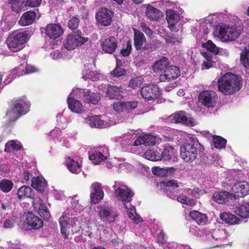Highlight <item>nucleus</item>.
<instances>
[{"label":"nucleus","instance_id":"nucleus-1","mask_svg":"<svg viewBox=\"0 0 249 249\" xmlns=\"http://www.w3.org/2000/svg\"><path fill=\"white\" fill-rule=\"evenodd\" d=\"M77 196H74L71 201V207L65 211L59 218L61 233L65 239L69 235L80 231L81 226L75 215L82 210V206L78 204Z\"/></svg>","mask_w":249,"mask_h":249},{"label":"nucleus","instance_id":"nucleus-2","mask_svg":"<svg viewBox=\"0 0 249 249\" xmlns=\"http://www.w3.org/2000/svg\"><path fill=\"white\" fill-rule=\"evenodd\" d=\"M199 230L197 227L192 226L189 228L190 233L198 236H202L203 241L210 248L216 247L220 246L227 237L225 231L222 229H205L201 231V234L199 233Z\"/></svg>","mask_w":249,"mask_h":249},{"label":"nucleus","instance_id":"nucleus-3","mask_svg":"<svg viewBox=\"0 0 249 249\" xmlns=\"http://www.w3.org/2000/svg\"><path fill=\"white\" fill-rule=\"evenodd\" d=\"M218 90L223 94L229 95L239 90L242 87V79L240 76L227 72L218 80Z\"/></svg>","mask_w":249,"mask_h":249},{"label":"nucleus","instance_id":"nucleus-4","mask_svg":"<svg viewBox=\"0 0 249 249\" xmlns=\"http://www.w3.org/2000/svg\"><path fill=\"white\" fill-rule=\"evenodd\" d=\"M202 149L196 137H189L180 148V157L186 162H192L196 158L198 151Z\"/></svg>","mask_w":249,"mask_h":249},{"label":"nucleus","instance_id":"nucleus-5","mask_svg":"<svg viewBox=\"0 0 249 249\" xmlns=\"http://www.w3.org/2000/svg\"><path fill=\"white\" fill-rule=\"evenodd\" d=\"M242 31L241 27L236 24L225 23L217 27L213 34L223 41H232L239 37Z\"/></svg>","mask_w":249,"mask_h":249},{"label":"nucleus","instance_id":"nucleus-6","mask_svg":"<svg viewBox=\"0 0 249 249\" xmlns=\"http://www.w3.org/2000/svg\"><path fill=\"white\" fill-rule=\"evenodd\" d=\"M31 35V32L28 30L23 32H13L7 39L8 49L13 52L20 51L23 49L24 44L28 41Z\"/></svg>","mask_w":249,"mask_h":249},{"label":"nucleus","instance_id":"nucleus-7","mask_svg":"<svg viewBox=\"0 0 249 249\" xmlns=\"http://www.w3.org/2000/svg\"><path fill=\"white\" fill-rule=\"evenodd\" d=\"M112 188L115 196L122 203L125 210L128 209L134 193L122 181H115Z\"/></svg>","mask_w":249,"mask_h":249},{"label":"nucleus","instance_id":"nucleus-8","mask_svg":"<svg viewBox=\"0 0 249 249\" xmlns=\"http://www.w3.org/2000/svg\"><path fill=\"white\" fill-rule=\"evenodd\" d=\"M30 104L25 99L16 100L11 110L7 111L6 116L10 121L17 120L21 115L26 114L29 110Z\"/></svg>","mask_w":249,"mask_h":249},{"label":"nucleus","instance_id":"nucleus-9","mask_svg":"<svg viewBox=\"0 0 249 249\" xmlns=\"http://www.w3.org/2000/svg\"><path fill=\"white\" fill-rule=\"evenodd\" d=\"M88 39V37L82 36L81 31L77 30L76 33L68 36L64 41L63 46L67 51L72 50L87 42Z\"/></svg>","mask_w":249,"mask_h":249},{"label":"nucleus","instance_id":"nucleus-10","mask_svg":"<svg viewBox=\"0 0 249 249\" xmlns=\"http://www.w3.org/2000/svg\"><path fill=\"white\" fill-rule=\"evenodd\" d=\"M85 122L91 127L105 128L112 125V122L107 115H94L88 116L85 119Z\"/></svg>","mask_w":249,"mask_h":249},{"label":"nucleus","instance_id":"nucleus-11","mask_svg":"<svg viewBox=\"0 0 249 249\" xmlns=\"http://www.w3.org/2000/svg\"><path fill=\"white\" fill-rule=\"evenodd\" d=\"M90 91L79 89H73V93L77 98L82 97L84 101L88 104L96 105L101 99L100 94L96 92L90 94Z\"/></svg>","mask_w":249,"mask_h":249},{"label":"nucleus","instance_id":"nucleus-12","mask_svg":"<svg viewBox=\"0 0 249 249\" xmlns=\"http://www.w3.org/2000/svg\"><path fill=\"white\" fill-rule=\"evenodd\" d=\"M109 155L108 148L101 146L89 151V159L94 164H99L107 159Z\"/></svg>","mask_w":249,"mask_h":249},{"label":"nucleus","instance_id":"nucleus-13","mask_svg":"<svg viewBox=\"0 0 249 249\" xmlns=\"http://www.w3.org/2000/svg\"><path fill=\"white\" fill-rule=\"evenodd\" d=\"M181 183L178 184L175 180H171L168 181H164L160 183V186L163 191L165 192L167 196L171 199H177L178 188L180 187Z\"/></svg>","mask_w":249,"mask_h":249},{"label":"nucleus","instance_id":"nucleus-14","mask_svg":"<svg viewBox=\"0 0 249 249\" xmlns=\"http://www.w3.org/2000/svg\"><path fill=\"white\" fill-rule=\"evenodd\" d=\"M99 215L101 219L108 223L114 222L118 214L111 207L100 205L99 208Z\"/></svg>","mask_w":249,"mask_h":249},{"label":"nucleus","instance_id":"nucleus-15","mask_svg":"<svg viewBox=\"0 0 249 249\" xmlns=\"http://www.w3.org/2000/svg\"><path fill=\"white\" fill-rule=\"evenodd\" d=\"M25 217L24 224L28 230H37L43 226L42 220L31 212L25 213Z\"/></svg>","mask_w":249,"mask_h":249},{"label":"nucleus","instance_id":"nucleus-16","mask_svg":"<svg viewBox=\"0 0 249 249\" xmlns=\"http://www.w3.org/2000/svg\"><path fill=\"white\" fill-rule=\"evenodd\" d=\"M101 50L104 53L113 54L118 47L117 38L113 36H108L100 41Z\"/></svg>","mask_w":249,"mask_h":249},{"label":"nucleus","instance_id":"nucleus-17","mask_svg":"<svg viewBox=\"0 0 249 249\" xmlns=\"http://www.w3.org/2000/svg\"><path fill=\"white\" fill-rule=\"evenodd\" d=\"M217 97L213 90H204L199 95V101L207 107H213L216 104Z\"/></svg>","mask_w":249,"mask_h":249},{"label":"nucleus","instance_id":"nucleus-18","mask_svg":"<svg viewBox=\"0 0 249 249\" xmlns=\"http://www.w3.org/2000/svg\"><path fill=\"white\" fill-rule=\"evenodd\" d=\"M170 120L172 123L176 124L182 123L190 126H194L196 124L195 119L183 111H179L171 115Z\"/></svg>","mask_w":249,"mask_h":249},{"label":"nucleus","instance_id":"nucleus-19","mask_svg":"<svg viewBox=\"0 0 249 249\" xmlns=\"http://www.w3.org/2000/svg\"><path fill=\"white\" fill-rule=\"evenodd\" d=\"M141 94L143 98L150 101L157 99L160 95L159 88L156 85H149L142 87Z\"/></svg>","mask_w":249,"mask_h":249},{"label":"nucleus","instance_id":"nucleus-20","mask_svg":"<svg viewBox=\"0 0 249 249\" xmlns=\"http://www.w3.org/2000/svg\"><path fill=\"white\" fill-rule=\"evenodd\" d=\"M180 75V71L175 66H169L160 75L161 82L170 81L178 78Z\"/></svg>","mask_w":249,"mask_h":249},{"label":"nucleus","instance_id":"nucleus-21","mask_svg":"<svg viewBox=\"0 0 249 249\" xmlns=\"http://www.w3.org/2000/svg\"><path fill=\"white\" fill-rule=\"evenodd\" d=\"M33 205L35 210L45 220H48L50 217V213L43 203L42 200L37 197L34 199Z\"/></svg>","mask_w":249,"mask_h":249},{"label":"nucleus","instance_id":"nucleus-22","mask_svg":"<svg viewBox=\"0 0 249 249\" xmlns=\"http://www.w3.org/2000/svg\"><path fill=\"white\" fill-rule=\"evenodd\" d=\"M112 13L106 8H102L96 14L97 22L104 26L110 25L112 21Z\"/></svg>","mask_w":249,"mask_h":249},{"label":"nucleus","instance_id":"nucleus-23","mask_svg":"<svg viewBox=\"0 0 249 249\" xmlns=\"http://www.w3.org/2000/svg\"><path fill=\"white\" fill-rule=\"evenodd\" d=\"M160 138L157 136H155L150 134H143L140 135L134 142L133 145L135 146L140 145L141 144L144 145H154L159 143L160 141Z\"/></svg>","mask_w":249,"mask_h":249},{"label":"nucleus","instance_id":"nucleus-24","mask_svg":"<svg viewBox=\"0 0 249 249\" xmlns=\"http://www.w3.org/2000/svg\"><path fill=\"white\" fill-rule=\"evenodd\" d=\"M232 191L235 197H244L248 194L249 185L246 181H239L234 184Z\"/></svg>","mask_w":249,"mask_h":249},{"label":"nucleus","instance_id":"nucleus-25","mask_svg":"<svg viewBox=\"0 0 249 249\" xmlns=\"http://www.w3.org/2000/svg\"><path fill=\"white\" fill-rule=\"evenodd\" d=\"M45 33L49 38L54 39L63 34V30L59 24H49L45 28Z\"/></svg>","mask_w":249,"mask_h":249},{"label":"nucleus","instance_id":"nucleus-26","mask_svg":"<svg viewBox=\"0 0 249 249\" xmlns=\"http://www.w3.org/2000/svg\"><path fill=\"white\" fill-rule=\"evenodd\" d=\"M74 96H75V94L73 93V89L67 99L69 108L73 112L81 113L84 112L85 109L81 102L74 98Z\"/></svg>","mask_w":249,"mask_h":249},{"label":"nucleus","instance_id":"nucleus-27","mask_svg":"<svg viewBox=\"0 0 249 249\" xmlns=\"http://www.w3.org/2000/svg\"><path fill=\"white\" fill-rule=\"evenodd\" d=\"M91 189L90 193L91 202L95 204L103 198L104 193L102 191V185L98 182H94L91 185Z\"/></svg>","mask_w":249,"mask_h":249},{"label":"nucleus","instance_id":"nucleus-28","mask_svg":"<svg viewBox=\"0 0 249 249\" xmlns=\"http://www.w3.org/2000/svg\"><path fill=\"white\" fill-rule=\"evenodd\" d=\"M138 105L136 101L124 102L118 101L113 104V108L116 111L121 112L128 111L135 109Z\"/></svg>","mask_w":249,"mask_h":249},{"label":"nucleus","instance_id":"nucleus-29","mask_svg":"<svg viewBox=\"0 0 249 249\" xmlns=\"http://www.w3.org/2000/svg\"><path fill=\"white\" fill-rule=\"evenodd\" d=\"M187 194V196L183 194L177 197V200L182 203L187 205L194 206L196 204V201L189 197V196L192 197H196L197 195V193L196 191L191 189H187L186 190L185 194Z\"/></svg>","mask_w":249,"mask_h":249},{"label":"nucleus","instance_id":"nucleus-30","mask_svg":"<svg viewBox=\"0 0 249 249\" xmlns=\"http://www.w3.org/2000/svg\"><path fill=\"white\" fill-rule=\"evenodd\" d=\"M134 133H127L120 136H117L113 138V141L120 144L123 147H126L131 145L134 139Z\"/></svg>","mask_w":249,"mask_h":249},{"label":"nucleus","instance_id":"nucleus-31","mask_svg":"<svg viewBox=\"0 0 249 249\" xmlns=\"http://www.w3.org/2000/svg\"><path fill=\"white\" fill-rule=\"evenodd\" d=\"M123 88L114 86H109L106 92L107 95L111 99H121L123 97Z\"/></svg>","mask_w":249,"mask_h":249},{"label":"nucleus","instance_id":"nucleus-32","mask_svg":"<svg viewBox=\"0 0 249 249\" xmlns=\"http://www.w3.org/2000/svg\"><path fill=\"white\" fill-rule=\"evenodd\" d=\"M134 47L137 50L142 48L143 44L146 42V38L144 34L136 29H133Z\"/></svg>","mask_w":249,"mask_h":249},{"label":"nucleus","instance_id":"nucleus-33","mask_svg":"<svg viewBox=\"0 0 249 249\" xmlns=\"http://www.w3.org/2000/svg\"><path fill=\"white\" fill-rule=\"evenodd\" d=\"M36 18V14L35 12L27 11L22 15L18 23L21 26H28L34 22Z\"/></svg>","mask_w":249,"mask_h":249},{"label":"nucleus","instance_id":"nucleus-34","mask_svg":"<svg viewBox=\"0 0 249 249\" xmlns=\"http://www.w3.org/2000/svg\"><path fill=\"white\" fill-rule=\"evenodd\" d=\"M175 149L172 146L169 144L165 145L163 152L160 154L161 160L163 159L165 161L175 160L176 159Z\"/></svg>","mask_w":249,"mask_h":249},{"label":"nucleus","instance_id":"nucleus-35","mask_svg":"<svg viewBox=\"0 0 249 249\" xmlns=\"http://www.w3.org/2000/svg\"><path fill=\"white\" fill-rule=\"evenodd\" d=\"M37 69L33 66L27 64H23L19 65L16 68L14 69L12 73H14L16 71H19L17 74L18 75H23L25 74H30L35 72L37 71Z\"/></svg>","mask_w":249,"mask_h":249},{"label":"nucleus","instance_id":"nucleus-36","mask_svg":"<svg viewBox=\"0 0 249 249\" xmlns=\"http://www.w3.org/2000/svg\"><path fill=\"white\" fill-rule=\"evenodd\" d=\"M32 186L37 191L42 193L47 187V182L42 177H34L32 179Z\"/></svg>","mask_w":249,"mask_h":249},{"label":"nucleus","instance_id":"nucleus-37","mask_svg":"<svg viewBox=\"0 0 249 249\" xmlns=\"http://www.w3.org/2000/svg\"><path fill=\"white\" fill-rule=\"evenodd\" d=\"M235 213L243 218L249 217V203L243 202L236 207Z\"/></svg>","mask_w":249,"mask_h":249},{"label":"nucleus","instance_id":"nucleus-38","mask_svg":"<svg viewBox=\"0 0 249 249\" xmlns=\"http://www.w3.org/2000/svg\"><path fill=\"white\" fill-rule=\"evenodd\" d=\"M66 164L68 169L71 173L77 174L81 171L80 164L71 157H69L67 158Z\"/></svg>","mask_w":249,"mask_h":249},{"label":"nucleus","instance_id":"nucleus-39","mask_svg":"<svg viewBox=\"0 0 249 249\" xmlns=\"http://www.w3.org/2000/svg\"><path fill=\"white\" fill-rule=\"evenodd\" d=\"M231 196V194L226 191L216 192L213 195L212 199L218 204H223L228 201Z\"/></svg>","mask_w":249,"mask_h":249},{"label":"nucleus","instance_id":"nucleus-40","mask_svg":"<svg viewBox=\"0 0 249 249\" xmlns=\"http://www.w3.org/2000/svg\"><path fill=\"white\" fill-rule=\"evenodd\" d=\"M190 216L199 225H204L207 221V216L197 211H191L189 213Z\"/></svg>","mask_w":249,"mask_h":249},{"label":"nucleus","instance_id":"nucleus-41","mask_svg":"<svg viewBox=\"0 0 249 249\" xmlns=\"http://www.w3.org/2000/svg\"><path fill=\"white\" fill-rule=\"evenodd\" d=\"M18 196L19 199L25 198H34V194L31 187L27 186H22L18 191Z\"/></svg>","mask_w":249,"mask_h":249},{"label":"nucleus","instance_id":"nucleus-42","mask_svg":"<svg viewBox=\"0 0 249 249\" xmlns=\"http://www.w3.org/2000/svg\"><path fill=\"white\" fill-rule=\"evenodd\" d=\"M15 23V21L10 16L3 18L0 22V28L4 32L10 30Z\"/></svg>","mask_w":249,"mask_h":249},{"label":"nucleus","instance_id":"nucleus-43","mask_svg":"<svg viewBox=\"0 0 249 249\" xmlns=\"http://www.w3.org/2000/svg\"><path fill=\"white\" fill-rule=\"evenodd\" d=\"M54 48L52 47H48V49H53V50L50 53V55L52 56L53 59H57L61 57H65L68 54V51H67L65 47L63 49H61V50H59L57 49L59 48L57 45H55L54 44L53 45Z\"/></svg>","mask_w":249,"mask_h":249},{"label":"nucleus","instance_id":"nucleus-44","mask_svg":"<svg viewBox=\"0 0 249 249\" xmlns=\"http://www.w3.org/2000/svg\"><path fill=\"white\" fill-rule=\"evenodd\" d=\"M169 62L168 59L163 57L157 61L153 66V69L155 72H159L164 70L168 67Z\"/></svg>","mask_w":249,"mask_h":249},{"label":"nucleus","instance_id":"nucleus-45","mask_svg":"<svg viewBox=\"0 0 249 249\" xmlns=\"http://www.w3.org/2000/svg\"><path fill=\"white\" fill-rule=\"evenodd\" d=\"M2 227L5 229L12 228L15 224L16 218L12 214H5L1 216Z\"/></svg>","mask_w":249,"mask_h":249},{"label":"nucleus","instance_id":"nucleus-46","mask_svg":"<svg viewBox=\"0 0 249 249\" xmlns=\"http://www.w3.org/2000/svg\"><path fill=\"white\" fill-rule=\"evenodd\" d=\"M221 220L231 225L237 224L239 221V218L229 213H223L220 215Z\"/></svg>","mask_w":249,"mask_h":249},{"label":"nucleus","instance_id":"nucleus-47","mask_svg":"<svg viewBox=\"0 0 249 249\" xmlns=\"http://www.w3.org/2000/svg\"><path fill=\"white\" fill-rule=\"evenodd\" d=\"M145 13L147 18L150 20H157L160 17L159 10L151 5L147 7Z\"/></svg>","mask_w":249,"mask_h":249},{"label":"nucleus","instance_id":"nucleus-48","mask_svg":"<svg viewBox=\"0 0 249 249\" xmlns=\"http://www.w3.org/2000/svg\"><path fill=\"white\" fill-rule=\"evenodd\" d=\"M166 20L168 23H178L180 20L179 14L176 11L171 9L166 10Z\"/></svg>","mask_w":249,"mask_h":249},{"label":"nucleus","instance_id":"nucleus-49","mask_svg":"<svg viewBox=\"0 0 249 249\" xmlns=\"http://www.w3.org/2000/svg\"><path fill=\"white\" fill-rule=\"evenodd\" d=\"M21 147L20 142L18 141L12 140L5 144L4 151L7 152H12L19 150Z\"/></svg>","mask_w":249,"mask_h":249},{"label":"nucleus","instance_id":"nucleus-50","mask_svg":"<svg viewBox=\"0 0 249 249\" xmlns=\"http://www.w3.org/2000/svg\"><path fill=\"white\" fill-rule=\"evenodd\" d=\"M240 62L245 68H249V45L245 47L240 54Z\"/></svg>","mask_w":249,"mask_h":249},{"label":"nucleus","instance_id":"nucleus-51","mask_svg":"<svg viewBox=\"0 0 249 249\" xmlns=\"http://www.w3.org/2000/svg\"><path fill=\"white\" fill-rule=\"evenodd\" d=\"M143 157L151 161H158L161 160L160 154L158 151L153 150L149 149L147 150L143 154Z\"/></svg>","mask_w":249,"mask_h":249},{"label":"nucleus","instance_id":"nucleus-52","mask_svg":"<svg viewBox=\"0 0 249 249\" xmlns=\"http://www.w3.org/2000/svg\"><path fill=\"white\" fill-rule=\"evenodd\" d=\"M129 208L126 210L129 217L133 219L136 223L142 221V218L136 213L135 207L131 204H129Z\"/></svg>","mask_w":249,"mask_h":249},{"label":"nucleus","instance_id":"nucleus-53","mask_svg":"<svg viewBox=\"0 0 249 249\" xmlns=\"http://www.w3.org/2000/svg\"><path fill=\"white\" fill-rule=\"evenodd\" d=\"M11 10L15 12H19L23 7L22 0H8Z\"/></svg>","mask_w":249,"mask_h":249},{"label":"nucleus","instance_id":"nucleus-54","mask_svg":"<svg viewBox=\"0 0 249 249\" xmlns=\"http://www.w3.org/2000/svg\"><path fill=\"white\" fill-rule=\"evenodd\" d=\"M0 206V215L1 216L4 215V214H11L10 213L11 211V203L7 200L1 202Z\"/></svg>","mask_w":249,"mask_h":249},{"label":"nucleus","instance_id":"nucleus-55","mask_svg":"<svg viewBox=\"0 0 249 249\" xmlns=\"http://www.w3.org/2000/svg\"><path fill=\"white\" fill-rule=\"evenodd\" d=\"M13 183L8 179H2L0 182V189L4 193H8L12 189Z\"/></svg>","mask_w":249,"mask_h":249},{"label":"nucleus","instance_id":"nucleus-56","mask_svg":"<svg viewBox=\"0 0 249 249\" xmlns=\"http://www.w3.org/2000/svg\"><path fill=\"white\" fill-rule=\"evenodd\" d=\"M121 62H117L116 66L114 70L110 72V76L112 77H119L124 75L126 71L120 67Z\"/></svg>","mask_w":249,"mask_h":249},{"label":"nucleus","instance_id":"nucleus-57","mask_svg":"<svg viewBox=\"0 0 249 249\" xmlns=\"http://www.w3.org/2000/svg\"><path fill=\"white\" fill-rule=\"evenodd\" d=\"M202 46L213 54H216L219 52V47H217L211 40H209L205 43H203Z\"/></svg>","mask_w":249,"mask_h":249},{"label":"nucleus","instance_id":"nucleus-58","mask_svg":"<svg viewBox=\"0 0 249 249\" xmlns=\"http://www.w3.org/2000/svg\"><path fill=\"white\" fill-rule=\"evenodd\" d=\"M169 170L168 168H161L160 167L154 166L152 168V172L156 176L164 177L168 175Z\"/></svg>","mask_w":249,"mask_h":249},{"label":"nucleus","instance_id":"nucleus-59","mask_svg":"<svg viewBox=\"0 0 249 249\" xmlns=\"http://www.w3.org/2000/svg\"><path fill=\"white\" fill-rule=\"evenodd\" d=\"M213 140L215 148L221 149L225 147L227 142L226 140L217 136H213Z\"/></svg>","mask_w":249,"mask_h":249},{"label":"nucleus","instance_id":"nucleus-60","mask_svg":"<svg viewBox=\"0 0 249 249\" xmlns=\"http://www.w3.org/2000/svg\"><path fill=\"white\" fill-rule=\"evenodd\" d=\"M79 18L78 16H75L71 18L68 21V27L71 30L76 29L79 24Z\"/></svg>","mask_w":249,"mask_h":249},{"label":"nucleus","instance_id":"nucleus-61","mask_svg":"<svg viewBox=\"0 0 249 249\" xmlns=\"http://www.w3.org/2000/svg\"><path fill=\"white\" fill-rule=\"evenodd\" d=\"M142 83V79L141 77H135L131 79L129 82V87L135 89L139 88Z\"/></svg>","mask_w":249,"mask_h":249},{"label":"nucleus","instance_id":"nucleus-62","mask_svg":"<svg viewBox=\"0 0 249 249\" xmlns=\"http://www.w3.org/2000/svg\"><path fill=\"white\" fill-rule=\"evenodd\" d=\"M13 70L11 71L10 73L9 74L8 76H7V77L3 81V84L4 85H8L9 83H10L13 79H14L16 77V76H19V75H18L17 74L19 71H16L14 73H12Z\"/></svg>","mask_w":249,"mask_h":249},{"label":"nucleus","instance_id":"nucleus-63","mask_svg":"<svg viewBox=\"0 0 249 249\" xmlns=\"http://www.w3.org/2000/svg\"><path fill=\"white\" fill-rule=\"evenodd\" d=\"M132 49V45L130 42L127 41L126 44V47L123 49L121 53L124 56H127L130 53L131 50Z\"/></svg>","mask_w":249,"mask_h":249},{"label":"nucleus","instance_id":"nucleus-64","mask_svg":"<svg viewBox=\"0 0 249 249\" xmlns=\"http://www.w3.org/2000/svg\"><path fill=\"white\" fill-rule=\"evenodd\" d=\"M172 131L173 130L167 129V131L165 132V133L162 134L164 137L163 140L164 141L168 142L173 141L174 135L173 134Z\"/></svg>","mask_w":249,"mask_h":249}]
</instances>
